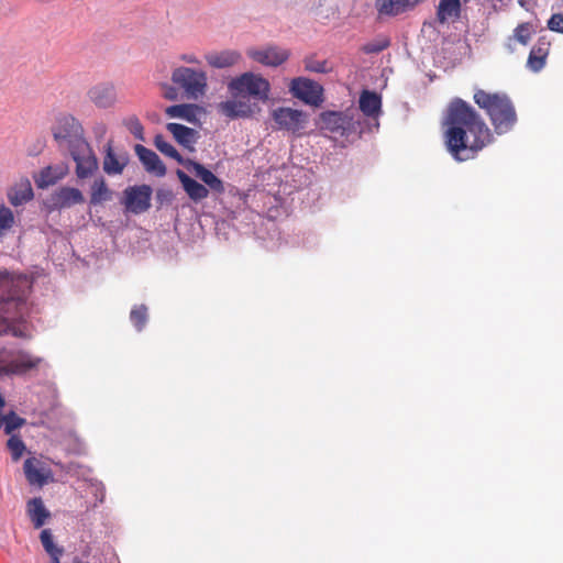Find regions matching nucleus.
I'll use <instances>...</instances> for the list:
<instances>
[{
  "label": "nucleus",
  "instance_id": "nucleus-1",
  "mask_svg": "<svg viewBox=\"0 0 563 563\" xmlns=\"http://www.w3.org/2000/svg\"><path fill=\"white\" fill-rule=\"evenodd\" d=\"M443 124L445 146L460 162L473 158L494 141L493 132L482 115L461 98L450 102Z\"/></svg>",
  "mask_w": 563,
  "mask_h": 563
},
{
  "label": "nucleus",
  "instance_id": "nucleus-2",
  "mask_svg": "<svg viewBox=\"0 0 563 563\" xmlns=\"http://www.w3.org/2000/svg\"><path fill=\"white\" fill-rule=\"evenodd\" d=\"M473 100L485 111L498 135L506 134L515 128L518 121L517 111L507 93L476 89Z\"/></svg>",
  "mask_w": 563,
  "mask_h": 563
},
{
  "label": "nucleus",
  "instance_id": "nucleus-3",
  "mask_svg": "<svg viewBox=\"0 0 563 563\" xmlns=\"http://www.w3.org/2000/svg\"><path fill=\"white\" fill-rule=\"evenodd\" d=\"M229 89L234 97H251L266 102L269 98L271 84L260 75L244 73L230 81Z\"/></svg>",
  "mask_w": 563,
  "mask_h": 563
},
{
  "label": "nucleus",
  "instance_id": "nucleus-4",
  "mask_svg": "<svg viewBox=\"0 0 563 563\" xmlns=\"http://www.w3.org/2000/svg\"><path fill=\"white\" fill-rule=\"evenodd\" d=\"M172 81L190 99L202 97L208 87L207 74L203 70L186 66L176 67L172 73Z\"/></svg>",
  "mask_w": 563,
  "mask_h": 563
},
{
  "label": "nucleus",
  "instance_id": "nucleus-5",
  "mask_svg": "<svg viewBox=\"0 0 563 563\" xmlns=\"http://www.w3.org/2000/svg\"><path fill=\"white\" fill-rule=\"evenodd\" d=\"M355 111H323L320 113V126L332 134L349 136L355 133L360 122L355 120Z\"/></svg>",
  "mask_w": 563,
  "mask_h": 563
},
{
  "label": "nucleus",
  "instance_id": "nucleus-6",
  "mask_svg": "<svg viewBox=\"0 0 563 563\" xmlns=\"http://www.w3.org/2000/svg\"><path fill=\"white\" fill-rule=\"evenodd\" d=\"M271 117L275 123L273 126L275 130L286 131L294 135H300L308 121V115L303 111L289 107L274 109Z\"/></svg>",
  "mask_w": 563,
  "mask_h": 563
},
{
  "label": "nucleus",
  "instance_id": "nucleus-7",
  "mask_svg": "<svg viewBox=\"0 0 563 563\" xmlns=\"http://www.w3.org/2000/svg\"><path fill=\"white\" fill-rule=\"evenodd\" d=\"M75 142V145L68 152L76 163L77 177L85 179L92 176L98 169V161L86 140H77Z\"/></svg>",
  "mask_w": 563,
  "mask_h": 563
},
{
  "label": "nucleus",
  "instance_id": "nucleus-8",
  "mask_svg": "<svg viewBox=\"0 0 563 563\" xmlns=\"http://www.w3.org/2000/svg\"><path fill=\"white\" fill-rule=\"evenodd\" d=\"M52 132L58 145L67 150L75 145V141L85 140L80 123L71 115H60Z\"/></svg>",
  "mask_w": 563,
  "mask_h": 563
},
{
  "label": "nucleus",
  "instance_id": "nucleus-9",
  "mask_svg": "<svg viewBox=\"0 0 563 563\" xmlns=\"http://www.w3.org/2000/svg\"><path fill=\"white\" fill-rule=\"evenodd\" d=\"M290 92L307 104L318 107L323 102V88L317 81L298 77L291 80Z\"/></svg>",
  "mask_w": 563,
  "mask_h": 563
},
{
  "label": "nucleus",
  "instance_id": "nucleus-10",
  "mask_svg": "<svg viewBox=\"0 0 563 563\" xmlns=\"http://www.w3.org/2000/svg\"><path fill=\"white\" fill-rule=\"evenodd\" d=\"M152 188L148 185L130 186L124 190V207L126 211L139 214L151 207Z\"/></svg>",
  "mask_w": 563,
  "mask_h": 563
},
{
  "label": "nucleus",
  "instance_id": "nucleus-11",
  "mask_svg": "<svg viewBox=\"0 0 563 563\" xmlns=\"http://www.w3.org/2000/svg\"><path fill=\"white\" fill-rule=\"evenodd\" d=\"M85 201L82 192L74 187L64 186L55 190L47 200L52 210H62L80 205Z\"/></svg>",
  "mask_w": 563,
  "mask_h": 563
},
{
  "label": "nucleus",
  "instance_id": "nucleus-12",
  "mask_svg": "<svg viewBox=\"0 0 563 563\" xmlns=\"http://www.w3.org/2000/svg\"><path fill=\"white\" fill-rule=\"evenodd\" d=\"M247 55L253 60L271 67H277L289 58V52L277 46L252 48L247 51Z\"/></svg>",
  "mask_w": 563,
  "mask_h": 563
},
{
  "label": "nucleus",
  "instance_id": "nucleus-13",
  "mask_svg": "<svg viewBox=\"0 0 563 563\" xmlns=\"http://www.w3.org/2000/svg\"><path fill=\"white\" fill-rule=\"evenodd\" d=\"M258 110L255 103H251L249 99L245 100L243 97L219 103V111L230 119L249 118Z\"/></svg>",
  "mask_w": 563,
  "mask_h": 563
},
{
  "label": "nucleus",
  "instance_id": "nucleus-14",
  "mask_svg": "<svg viewBox=\"0 0 563 563\" xmlns=\"http://www.w3.org/2000/svg\"><path fill=\"white\" fill-rule=\"evenodd\" d=\"M88 98L98 108H111L117 102V90L111 82H100L88 90Z\"/></svg>",
  "mask_w": 563,
  "mask_h": 563
},
{
  "label": "nucleus",
  "instance_id": "nucleus-15",
  "mask_svg": "<svg viewBox=\"0 0 563 563\" xmlns=\"http://www.w3.org/2000/svg\"><path fill=\"white\" fill-rule=\"evenodd\" d=\"M104 152L106 154L102 162L104 173L108 175L122 174L129 163L128 153L124 151H115L111 141L107 143Z\"/></svg>",
  "mask_w": 563,
  "mask_h": 563
},
{
  "label": "nucleus",
  "instance_id": "nucleus-16",
  "mask_svg": "<svg viewBox=\"0 0 563 563\" xmlns=\"http://www.w3.org/2000/svg\"><path fill=\"white\" fill-rule=\"evenodd\" d=\"M67 173L68 167L65 164L49 165L34 176V183L37 188L45 189L62 180Z\"/></svg>",
  "mask_w": 563,
  "mask_h": 563
},
{
  "label": "nucleus",
  "instance_id": "nucleus-17",
  "mask_svg": "<svg viewBox=\"0 0 563 563\" xmlns=\"http://www.w3.org/2000/svg\"><path fill=\"white\" fill-rule=\"evenodd\" d=\"M23 470L27 482L31 485L43 486L52 475L49 468L43 466L42 462L35 457H29L24 461Z\"/></svg>",
  "mask_w": 563,
  "mask_h": 563
},
{
  "label": "nucleus",
  "instance_id": "nucleus-18",
  "mask_svg": "<svg viewBox=\"0 0 563 563\" xmlns=\"http://www.w3.org/2000/svg\"><path fill=\"white\" fill-rule=\"evenodd\" d=\"M550 41H548L544 36H541L537 41V43L532 46L527 60V66L530 70L537 73L545 66L547 58L550 53Z\"/></svg>",
  "mask_w": 563,
  "mask_h": 563
},
{
  "label": "nucleus",
  "instance_id": "nucleus-19",
  "mask_svg": "<svg viewBox=\"0 0 563 563\" xmlns=\"http://www.w3.org/2000/svg\"><path fill=\"white\" fill-rule=\"evenodd\" d=\"M166 129L173 134L176 142L184 148L194 152L199 134L195 129L179 123H167Z\"/></svg>",
  "mask_w": 563,
  "mask_h": 563
},
{
  "label": "nucleus",
  "instance_id": "nucleus-20",
  "mask_svg": "<svg viewBox=\"0 0 563 563\" xmlns=\"http://www.w3.org/2000/svg\"><path fill=\"white\" fill-rule=\"evenodd\" d=\"M186 167L192 170L195 176L198 177L212 191L217 194L224 192L223 181L211 170L207 169L202 164L188 159Z\"/></svg>",
  "mask_w": 563,
  "mask_h": 563
},
{
  "label": "nucleus",
  "instance_id": "nucleus-21",
  "mask_svg": "<svg viewBox=\"0 0 563 563\" xmlns=\"http://www.w3.org/2000/svg\"><path fill=\"white\" fill-rule=\"evenodd\" d=\"M135 152L146 172L152 173L157 177L165 176L166 167L161 161L159 156L154 151L143 145H136Z\"/></svg>",
  "mask_w": 563,
  "mask_h": 563
},
{
  "label": "nucleus",
  "instance_id": "nucleus-22",
  "mask_svg": "<svg viewBox=\"0 0 563 563\" xmlns=\"http://www.w3.org/2000/svg\"><path fill=\"white\" fill-rule=\"evenodd\" d=\"M423 0H376V9L382 15L395 16L413 9Z\"/></svg>",
  "mask_w": 563,
  "mask_h": 563
},
{
  "label": "nucleus",
  "instance_id": "nucleus-23",
  "mask_svg": "<svg viewBox=\"0 0 563 563\" xmlns=\"http://www.w3.org/2000/svg\"><path fill=\"white\" fill-rule=\"evenodd\" d=\"M176 175L191 200L200 201L208 197L209 190L206 186L189 177L181 169H177Z\"/></svg>",
  "mask_w": 563,
  "mask_h": 563
},
{
  "label": "nucleus",
  "instance_id": "nucleus-24",
  "mask_svg": "<svg viewBox=\"0 0 563 563\" xmlns=\"http://www.w3.org/2000/svg\"><path fill=\"white\" fill-rule=\"evenodd\" d=\"M241 59V54L236 51H223L219 53H209L206 55L207 63L214 68H227L235 65Z\"/></svg>",
  "mask_w": 563,
  "mask_h": 563
},
{
  "label": "nucleus",
  "instance_id": "nucleus-25",
  "mask_svg": "<svg viewBox=\"0 0 563 563\" xmlns=\"http://www.w3.org/2000/svg\"><path fill=\"white\" fill-rule=\"evenodd\" d=\"M461 15L460 0H440L437 8V20L444 24L450 20H456Z\"/></svg>",
  "mask_w": 563,
  "mask_h": 563
},
{
  "label": "nucleus",
  "instance_id": "nucleus-26",
  "mask_svg": "<svg viewBox=\"0 0 563 563\" xmlns=\"http://www.w3.org/2000/svg\"><path fill=\"white\" fill-rule=\"evenodd\" d=\"M27 515L36 529L41 528L51 516L40 497L27 501Z\"/></svg>",
  "mask_w": 563,
  "mask_h": 563
},
{
  "label": "nucleus",
  "instance_id": "nucleus-27",
  "mask_svg": "<svg viewBox=\"0 0 563 563\" xmlns=\"http://www.w3.org/2000/svg\"><path fill=\"white\" fill-rule=\"evenodd\" d=\"M382 106L380 97L374 92L364 90L360 97V109L367 117H375L379 113Z\"/></svg>",
  "mask_w": 563,
  "mask_h": 563
},
{
  "label": "nucleus",
  "instance_id": "nucleus-28",
  "mask_svg": "<svg viewBox=\"0 0 563 563\" xmlns=\"http://www.w3.org/2000/svg\"><path fill=\"white\" fill-rule=\"evenodd\" d=\"M536 33V27L530 22H523L516 26L511 36L507 40V46L512 51L511 43L517 41L521 45L526 46L530 42L532 35Z\"/></svg>",
  "mask_w": 563,
  "mask_h": 563
},
{
  "label": "nucleus",
  "instance_id": "nucleus-29",
  "mask_svg": "<svg viewBox=\"0 0 563 563\" xmlns=\"http://www.w3.org/2000/svg\"><path fill=\"white\" fill-rule=\"evenodd\" d=\"M196 113H197V106L195 104H174L169 106L165 109V114L168 118H179L184 119L188 122H195L196 121Z\"/></svg>",
  "mask_w": 563,
  "mask_h": 563
},
{
  "label": "nucleus",
  "instance_id": "nucleus-30",
  "mask_svg": "<svg viewBox=\"0 0 563 563\" xmlns=\"http://www.w3.org/2000/svg\"><path fill=\"white\" fill-rule=\"evenodd\" d=\"M33 197H34V192H33L31 183L26 179L25 181H23L19 186H16L9 194V201L11 205L18 207V206H21V205L32 200Z\"/></svg>",
  "mask_w": 563,
  "mask_h": 563
},
{
  "label": "nucleus",
  "instance_id": "nucleus-31",
  "mask_svg": "<svg viewBox=\"0 0 563 563\" xmlns=\"http://www.w3.org/2000/svg\"><path fill=\"white\" fill-rule=\"evenodd\" d=\"M110 199L111 191L109 190L104 178L100 177L95 179L91 185L90 203L97 206Z\"/></svg>",
  "mask_w": 563,
  "mask_h": 563
},
{
  "label": "nucleus",
  "instance_id": "nucleus-32",
  "mask_svg": "<svg viewBox=\"0 0 563 563\" xmlns=\"http://www.w3.org/2000/svg\"><path fill=\"white\" fill-rule=\"evenodd\" d=\"M154 145L164 155L186 166L187 161H184L183 156L178 153V151L169 142H167L163 135L157 134L154 137Z\"/></svg>",
  "mask_w": 563,
  "mask_h": 563
},
{
  "label": "nucleus",
  "instance_id": "nucleus-33",
  "mask_svg": "<svg viewBox=\"0 0 563 563\" xmlns=\"http://www.w3.org/2000/svg\"><path fill=\"white\" fill-rule=\"evenodd\" d=\"M390 45V41L387 36H378L375 40L364 44L361 51L365 54H378Z\"/></svg>",
  "mask_w": 563,
  "mask_h": 563
},
{
  "label": "nucleus",
  "instance_id": "nucleus-34",
  "mask_svg": "<svg viewBox=\"0 0 563 563\" xmlns=\"http://www.w3.org/2000/svg\"><path fill=\"white\" fill-rule=\"evenodd\" d=\"M0 420L4 423V432L11 434L14 430L22 427L25 422L23 418H20L15 412L11 411L8 415L0 413Z\"/></svg>",
  "mask_w": 563,
  "mask_h": 563
},
{
  "label": "nucleus",
  "instance_id": "nucleus-35",
  "mask_svg": "<svg viewBox=\"0 0 563 563\" xmlns=\"http://www.w3.org/2000/svg\"><path fill=\"white\" fill-rule=\"evenodd\" d=\"M131 322L140 331L147 321V308L144 305L134 307L130 312Z\"/></svg>",
  "mask_w": 563,
  "mask_h": 563
},
{
  "label": "nucleus",
  "instance_id": "nucleus-36",
  "mask_svg": "<svg viewBox=\"0 0 563 563\" xmlns=\"http://www.w3.org/2000/svg\"><path fill=\"white\" fill-rule=\"evenodd\" d=\"M7 446L11 453V457L14 462H18L24 451H25V444L24 442L16 435H12L8 442H7Z\"/></svg>",
  "mask_w": 563,
  "mask_h": 563
},
{
  "label": "nucleus",
  "instance_id": "nucleus-37",
  "mask_svg": "<svg viewBox=\"0 0 563 563\" xmlns=\"http://www.w3.org/2000/svg\"><path fill=\"white\" fill-rule=\"evenodd\" d=\"M14 223L13 212L4 205L0 206V236Z\"/></svg>",
  "mask_w": 563,
  "mask_h": 563
},
{
  "label": "nucleus",
  "instance_id": "nucleus-38",
  "mask_svg": "<svg viewBox=\"0 0 563 563\" xmlns=\"http://www.w3.org/2000/svg\"><path fill=\"white\" fill-rule=\"evenodd\" d=\"M124 125L136 139L143 140L144 128L136 115L126 118Z\"/></svg>",
  "mask_w": 563,
  "mask_h": 563
},
{
  "label": "nucleus",
  "instance_id": "nucleus-39",
  "mask_svg": "<svg viewBox=\"0 0 563 563\" xmlns=\"http://www.w3.org/2000/svg\"><path fill=\"white\" fill-rule=\"evenodd\" d=\"M41 542L43 544V548L48 554H53V552H57L59 550H63L62 548H58L53 540V534L49 529H44L41 532Z\"/></svg>",
  "mask_w": 563,
  "mask_h": 563
},
{
  "label": "nucleus",
  "instance_id": "nucleus-40",
  "mask_svg": "<svg viewBox=\"0 0 563 563\" xmlns=\"http://www.w3.org/2000/svg\"><path fill=\"white\" fill-rule=\"evenodd\" d=\"M305 67L308 71H312V73L323 74V73L329 71L327 60H318V59H313V58H307L305 60Z\"/></svg>",
  "mask_w": 563,
  "mask_h": 563
},
{
  "label": "nucleus",
  "instance_id": "nucleus-41",
  "mask_svg": "<svg viewBox=\"0 0 563 563\" xmlns=\"http://www.w3.org/2000/svg\"><path fill=\"white\" fill-rule=\"evenodd\" d=\"M550 31L563 34V13H553L547 22Z\"/></svg>",
  "mask_w": 563,
  "mask_h": 563
},
{
  "label": "nucleus",
  "instance_id": "nucleus-42",
  "mask_svg": "<svg viewBox=\"0 0 563 563\" xmlns=\"http://www.w3.org/2000/svg\"><path fill=\"white\" fill-rule=\"evenodd\" d=\"M180 60L188 63V64H198L199 59L194 54H183L180 56Z\"/></svg>",
  "mask_w": 563,
  "mask_h": 563
},
{
  "label": "nucleus",
  "instance_id": "nucleus-43",
  "mask_svg": "<svg viewBox=\"0 0 563 563\" xmlns=\"http://www.w3.org/2000/svg\"><path fill=\"white\" fill-rule=\"evenodd\" d=\"M164 97L168 100H175L177 98V91L175 88L166 86Z\"/></svg>",
  "mask_w": 563,
  "mask_h": 563
},
{
  "label": "nucleus",
  "instance_id": "nucleus-44",
  "mask_svg": "<svg viewBox=\"0 0 563 563\" xmlns=\"http://www.w3.org/2000/svg\"><path fill=\"white\" fill-rule=\"evenodd\" d=\"M157 197L159 199H169L172 197V192L169 190L161 189L157 191Z\"/></svg>",
  "mask_w": 563,
  "mask_h": 563
},
{
  "label": "nucleus",
  "instance_id": "nucleus-45",
  "mask_svg": "<svg viewBox=\"0 0 563 563\" xmlns=\"http://www.w3.org/2000/svg\"><path fill=\"white\" fill-rule=\"evenodd\" d=\"M63 554V550H59L57 552H53V554H49L51 559H52V563H60L59 559Z\"/></svg>",
  "mask_w": 563,
  "mask_h": 563
},
{
  "label": "nucleus",
  "instance_id": "nucleus-46",
  "mask_svg": "<svg viewBox=\"0 0 563 563\" xmlns=\"http://www.w3.org/2000/svg\"><path fill=\"white\" fill-rule=\"evenodd\" d=\"M5 405L4 398L0 395V408H3Z\"/></svg>",
  "mask_w": 563,
  "mask_h": 563
},
{
  "label": "nucleus",
  "instance_id": "nucleus-47",
  "mask_svg": "<svg viewBox=\"0 0 563 563\" xmlns=\"http://www.w3.org/2000/svg\"><path fill=\"white\" fill-rule=\"evenodd\" d=\"M563 2V0H561Z\"/></svg>",
  "mask_w": 563,
  "mask_h": 563
}]
</instances>
